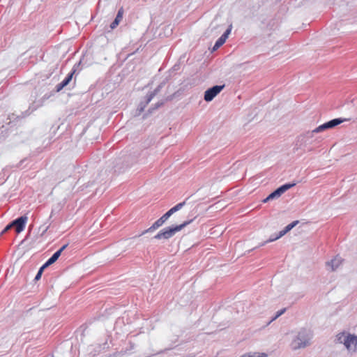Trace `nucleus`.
<instances>
[{
	"mask_svg": "<svg viewBox=\"0 0 357 357\" xmlns=\"http://www.w3.org/2000/svg\"><path fill=\"white\" fill-rule=\"evenodd\" d=\"M264 356H266V354H264V355H261V357H264Z\"/></svg>",
	"mask_w": 357,
	"mask_h": 357,
	"instance_id": "58836bf2",
	"label": "nucleus"
},
{
	"mask_svg": "<svg viewBox=\"0 0 357 357\" xmlns=\"http://www.w3.org/2000/svg\"><path fill=\"white\" fill-rule=\"evenodd\" d=\"M344 121H346V119L342 118H337L333 119L326 123H328V126H329L330 128H333L340 125V123H343Z\"/></svg>",
	"mask_w": 357,
	"mask_h": 357,
	"instance_id": "dca6fc26",
	"label": "nucleus"
},
{
	"mask_svg": "<svg viewBox=\"0 0 357 357\" xmlns=\"http://www.w3.org/2000/svg\"><path fill=\"white\" fill-rule=\"evenodd\" d=\"M164 224H165V222H162V220L159 218L149 228H148L147 229H145L140 234H139L138 236H136L135 237L141 236L142 235H144L146 233L153 232L155 230H156L157 229H158L159 227H160L161 226H162Z\"/></svg>",
	"mask_w": 357,
	"mask_h": 357,
	"instance_id": "9d476101",
	"label": "nucleus"
},
{
	"mask_svg": "<svg viewBox=\"0 0 357 357\" xmlns=\"http://www.w3.org/2000/svg\"><path fill=\"white\" fill-rule=\"evenodd\" d=\"M231 29H232V25L230 24L229 26V27L227 29V30L224 32V33L220 36L222 37L224 40H227L229 37V35L230 34L231 31Z\"/></svg>",
	"mask_w": 357,
	"mask_h": 357,
	"instance_id": "b1692460",
	"label": "nucleus"
},
{
	"mask_svg": "<svg viewBox=\"0 0 357 357\" xmlns=\"http://www.w3.org/2000/svg\"><path fill=\"white\" fill-rule=\"evenodd\" d=\"M298 223V220H295V221L291 222L290 224H289V225L290 226V227L292 229L296 225H297Z\"/></svg>",
	"mask_w": 357,
	"mask_h": 357,
	"instance_id": "7c9ffc66",
	"label": "nucleus"
},
{
	"mask_svg": "<svg viewBox=\"0 0 357 357\" xmlns=\"http://www.w3.org/2000/svg\"><path fill=\"white\" fill-rule=\"evenodd\" d=\"M296 185V183H288L282 185L271 194H269V199H278L279 198L283 193H284L287 190L290 189L291 188L295 186Z\"/></svg>",
	"mask_w": 357,
	"mask_h": 357,
	"instance_id": "39448f33",
	"label": "nucleus"
},
{
	"mask_svg": "<svg viewBox=\"0 0 357 357\" xmlns=\"http://www.w3.org/2000/svg\"><path fill=\"white\" fill-rule=\"evenodd\" d=\"M64 87H66L65 84H63L61 82L58 84L55 89H56V92H59L60 91H61Z\"/></svg>",
	"mask_w": 357,
	"mask_h": 357,
	"instance_id": "c85d7f7f",
	"label": "nucleus"
},
{
	"mask_svg": "<svg viewBox=\"0 0 357 357\" xmlns=\"http://www.w3.org/2000/svg\"><path fill=\"white\" fill-rule=\"evenodd\" d=\"M271 200H273V199H269V195L268 197H266L264 199H263V203H266Z\"/></svg>",
	"mask_w": 357,
	"mask_h": 357,
	"instance_id": "473e14b6",
	"label": "nucleus"
},
{
	"mask_svg": "<svg viewBox=\"0 0 357 357\" xmlns=\"http://www.w3.org/2000/svg\"><path fill=\"white\" fill-rule=\"evenodd\" d=\"M342 263V259L340 256L335 257L333 259L326 263L328 269L332 271H336Z\"/></svg>",
	"mask_w": 357,
	"mask_h": 357,
	"instance_id": "1a4fd4ad",
	"label": "nucleus"
},
{
	"mask_svg": "<svg viewBox=\"0 0 357 357\" xmlns=\"http://www.w3.org/2000/svg\"><path fill=\"white\" fill-rule=\"evenodd\" d=\"M286 311V308H283L279 311H278L275 314V315L271 319V320L269 321L268 324L271 322L275 321L276 319H278L279 317H280L282 314H283Z\"/></svg>",
	"mask_w": 357,
	"mask_h": 357,
	"instance_id": "393cba45",
	"label": "nucleus"
},
{
	"mask_svg": "<svg viewBox=\"0 0 357 357\" xmlns=\"http://www.w3.org/2000/svg\"><path fill=\"white\" fill-rule=\"evenodd\" d=\"M264 356H266V354H264V355H261V357H264Z\"/></svg>",
	"mask_w": 357,
	"mask_h": 357,
	"instance_id": "ea45409f",
	"label": "nucleus"
},
{
	"mask_svg": "<svg viewBox=\"0 0 357 357\" xmlns=\"http://www.w3.org/2000/svg\"><path fill=\"white\" fill-rule=\"evenodd\" d=\"M264 356H266V354H264V355H261V357H264Z\"/></svg>",
	"mask_w": 357,
	"mask_h": 357,
	"instance_id": "4c0bfd02",
	"label": "nucleus"
},
{
	"mask_svg": "<svg viewBox=\"0 0 357 357\" xmlns=\"http://www.w3.org/2000/svg\"><path fill=\"white\" fill-rule=\"evenodd\" d=\"M284 230H285V231H287V232H289L290 230H291V227H290V226L288 225H287V226L284 228Z\"/></svg>",
	"mask_w": 357,
	"mask_h": 357,
	"instance_id": "72a5a7b5",
	"label": "nucleus"
},
{
	"mask_svg": "<svg viewBox=\"0 0 357 357\" xmlns=\"http://www.w3.org/2000/svg\"><path fill=\"white\" fill-rule=\"evenodd\" d=\"M68 247V244L63 245L59 250H58L56 252H55L53 255H56V258L59 259V257L61 256L62 252Z\"/></svg>",
	"mask_w": 357,
	"mask_h": 357,
	"instance_id": "a878e982",
	"label": "nucleus"
},
{
	"mask_svg": "<svg viewBox=\"0 0 357 357\" xmlns=\"http://www.w3.org/2000/svg\"><path fill=\"white\" fill-rule=\"evenodd\" d=\"M123 8H121L117 13V15L114 19V20L111 23L110 28L112 29H115L120 23V22L123 19Z\"/></svg>",
	"mask_w": 357,
	"mask_h": 357,
	"instance_id": "ddd939ff",
	"label": "nucleus"
},
{
	"mask_svg": "<svg viewBox=\"0 0 357 357\" xmlns=\"http://www.w3.org/2000/svg\"><path fill=\"white\" fill-rule=\"evenodd\" d=\"M64 87H66L65 84H63L61 82L58 84L55 89H56V92H59L60 91H61Z\"/></svg>",
	"mask_w": 357,
	"mask_h": 357,
	"instance_id": "c756f323",
	"label": "nucleus"
},
{
	"mask_svg": "<svg viewBox=\"0 0 357 357\" xmlns=\"http://www.w3.org/2000/svg\"><path fill=\"white\" fill-rule=\"evenodd\" d=\"M286 234H287V231H285L284 229H282V231H280L279 232V234L278 235H276L274 237V238H269V239H268L265 242L261 243L259 246H263V245H264L265 244H266L268 243H271V242H273L274 241H276V240L279 239L280 238H281L282 236H283L284 235H285Z\"/></svg>",
	"mask_w": 357,
	"mask_h": 357,
	"instance_id": "f3484780",
	"label": "nucleus"
},
{
	"mask_svg": "<svg viewBox=\"0 0 357 357\" xmlns=\"http://www.w3.org/2000/svg\"><path fill=\"white\" fill-rule=\"evenodd\" d=\"M312 338V331L306 328H301L292 340L291 347L293 350L304 349L310 344Z\"/></svg>",
	"mask_w": 357,
	"mask_h": 357,
	"instance_id": "f257e3e1",
	"label": "nucleus"
},
{
	"mask_svg": "<svg viewBox=\"0 0 357 357\" xmlns=\"http://www.w3.org/2000/svg\"><path fill=\"white\" fill-rule=\"evenodd\" d=\"M225 85H215L208 89L204 93V100L211 101L224 89Z\"/></svg>",
	"mask_w": 357,
	"mask_h": 357,
	"instance_id": "20e7f679",
	"label": "nucleus"
},
{
	"mask_svg": "<svg viewBox=\"0 0 357 357\" xmlns=\"http://www.w3.org/2000/svg\"><path fill=\"white\" fill-rule=\"evenodd\" d=\"M27 219L28 218L26 215H22V216H20V217L15 219L14 220H13L11 222H10L8 225H7L6 226V227L1 231V234L7 232L11 228H15V231L17 234H20L24 229Z\"/></svg>",
	"mask_w": 357,
	"mask_h": 357,
	"instance_id": "7ed1b4c3",
	"label": "nucleus"
},
{
	"mask_svg": "<svg viewBox=\"0 0 357 357\" xmlns=\"http://www.w3.org/2000/svg\"><path fill=\"white\" fill-rule=\"evenodd\" d=\"M192 219L190 220L185 221L181 225H172L169 227H167L162 229H161L156 235H155L153 238L160 240L165 239L167 240L172 238L175 234L178 231L182 230L187 225H190L192 222Z\"/></svg>",
	"mask_w": 357,
	"mask_h": 357,
	"instance_id": "f03ea898",
	"label": "nucleus"
},
{
	"mask_svg": "<svg viewBox=\"0 0 357 357\" xmlns=\"http://www.w3.org/2000/svg\"><path fill=\"white\" fill-rule=\"evenodd\" d=\"M344 346L349 350L355 351L357 345V336L351 334H348L346 337V340L344 339Z\"/></svg>",
	"mask_w": 357,
	"mask_h": 357,
	"instance_id": "6e6552de",
	"label": "nucleus"
},
{
	"mask_svg": "<svg viewBox=\"0 0 357 357\" xmlns=\"http://www.w3.org/2000/svg\"><path fill=\"white\" fill-rule=\"evenodd\" d=\"M275 236L272 235L269 238H274V237H275Z\"/></svg>",
	"mask_w": 357,
	"mask_h": 357,
	"instance_id": "e433bc0d",
	"label": "nucleus"
},
{
	"mask_svg": "<svg viewBox=\"0 0 357 357\" xmlns=\"http://www.w3.org/2000/svg\"><path fill=\"white\" fill-rule=\"evenodd\" d=\"M327 129H331V128L328 126V123L326 122V123L320 125L315 129H314V132H315L316 133H319V132H323Z\"/></svg>",
	"mask_w": 357,
	"mask_h": 357,
	"instance_id": "4be33fe9",
	"label": "nucleus"
},
{
	"mask_svg": "<svg viewBox=\"0 0 357 357\" xmlns=\"http://www.w3.org/2000/svg\"><path fill=\"white\" fill-rule=\"evenodd\" d=\"M189 199V197L186 198L183 202H180L175 205L174 207L171 208L168 211H167L170 215H173L174 213L178 211L181 210L187 202V200Z\"/></svg>",
	"mask_w": 357,
	"mask_h": 357,
	"instance_id": "2eb2a0df",
	"label": "nucleus"
},
{
	"mask_svg": "<svg viewBox=\"0 0 357 357\" xmlns=\"http://www.w3.org/2000/svg\"><path fill=\"white\" fill-rule=\"evenodd\" d=\"M164 83L159 84L153 91L149 92L146 96V104H149L152 99L160 91Z\"/></svg>",
	"mask_w": 357,
	"mask_h": 357,
	"instance_id": "f8f14e48",
	"label": "nucleus"
},
{
	"mask_svg": "<svg viewBox=\"0 0 357 357\" xmlns=\"http://www.w3.org/2000/svg\"><path fill=\"white\" fill-rule=\"evenodd\" d=\"M80 63H81V61H79L78 63L75 64L73 66L72 70L68 74V75L65 77V79L61 82L63 84H65L66 86L68 84H69V83L72 80L73 77L77 70V67L79 66Z\"/></svg>",
	"mask_w": 357,
	"mask_h": 357,
	"instance_id": "4468645a",
	"label": "nucleus"
},
{
	"mask_svg": "<svg viewBox=\"0 0 357 357\" xmlns=\"http://www.w3.org/2000/svg\"><path fill=\"white\" fill-rule=\"evenodd\" d=\"M170 215L166 212L164 215H162V217L165 218L166 220H167L170 218Z\"/></svg>",
	"mask_w": 357,
	"mask_h": 357,
	"instance_id": "2f4dec72",
	"label": "nucleus"
},
{
	"mask_svg": "<svg viewBox=\"0 0 357 357\" xmlns=\"http://www.w3.org/2000/svg\"><path fill=\"white\" fill-rule=\"evenodd\" d=\"M327 129H331V128L328 126V123L326 122V123L320 125L315 129H314V132H315L316 133H319V132H323Z\"/></svg>",
	"mask_w": 357,
	"mask_h": 357,
	"instance_id": "aec40b11",
	"label": "nucleus"
},
{
	"mask_svg": "<svg viewBox=\"0 0 357 357\" xmlns=\"http://www.w3.org/2000/svg\"><path fill=\"white\" fill-rule=\"evenodd\" d=\"M160 219H161L162 220V222H164L165 223L166 222V220L165 218L162 217V215L160 218Z\"/></svg>",
	"mask_w": 357,
	"mask_h": 357,
	"instance_id": "c9c22d12",
	"label": "nucleus"
},
{
	"mask_svg": "<svg viewBox=\"0 0 357 357\" xmlns=\"http://www.w3.org/2000/svg\"><path fill=\"white\" fill-rule=\"evenodd\" d=\"M56 255H52L47 261L46 262L43 264V266L39 268L36 275L35 276L34 280L38 281L41 278L42 274L45 268H47L50 265L53 264L54 262L56 261L58 259L56 258Z\"/></svg>",
	"mask_w": 357,
	"mask_h": 357,
	"instance_id": "0eeeda50",
	"label": "nucleus"
},
{
	"mask_svg": "<svg viewBox=\"0 0 357 357\" xmlns=\"http://www.w3.org/2000/svg\"><path fill=\"white\" fill-rule=\"evenodd\" d=\"M327 129H331V128L328 126V123L326 122V123L320 125L315 129H314V132H315L316 133H319V132H323Z\"/></svg>",
	"mask_w": 357,
	"mask_h": 357,
	"instance_id": "412c9836",
	"label": "nucleus"
},
{
	"mask_svg": "<svg viewBox=\"0 0 357 357\" xmlns=\"http://www.w3.org/2000/svg\"><path fill=\"white\" fill-rule=\"evenodd\" d=\"M164 104V102L163 101H160V102H158L155 105V107L153 108H151V109H149V112H152L153 110H155L157 109H158L160 107H161L162 105Z\"/></svg>",
	"mask_w": 357,
	"mask_h": 357,
	"instance_id": "bb28decb",
	"label": "nucleus"
},
{
	"mask_svg": "<svg viewBox=\"0 0 357 357\" xmlns=\"http://www.w3.org/2000/svg\"><path fill=\"white\" fill-rule=\"evenodd\" d=\"M148 104H146V101L144 102H141L139 105L137 111L139 112V114L144 111V108Z\"/></svg>",
	"mask_w": 357,
	"mask_h": 357,
	"instance_id": "cd10ccee",
	"label": "nucleus"
},
{
	"mask_svg": "<svg viewBox=\"0 0 357 357\" xmlns=\"http://www.w3.org/2000/svg\"><path fill=\"white\" fill-rule=\"evenodd\" d=\"M164 224H165V222H162V220L159 218L149 228H148L147 229H145L140 234H139L138 236H136L135 237L141 236L142 235H144L146 233L153 232L155 230H156L157 229H158L159 227H160L161 226H162Z\"/></svg>",
	"mask_w": 357,
	"mask_h": 357,
	"instance_id": "9b49d317",
	"label": "nucleus"
},
{
	"mask_svg": "<svg viewBox=\"0 0 357 357\" xmlns=\"http://www.w3.org/2000/svg\"><path fill=\"white\" fill-rule=\"evenodd\" d=\"M347 334L345 333H340L336 335L335 341L337 343L343 344L344 345V339L346 340Z\"/></svg>",
	"mask_w": 357,
	"mask_h": 357,
	"instance_id": "a211bd4d",
	"label": "nucleus"
},
{
	"mask_svg": "<svg viewBox=\"0 0 357 357\" xmlns=\"http://www.w3.org/2000/svg\"><path fill=\"white\" fill-rule=\"evenodd\" d=\"M327 129H331V128L328 126V123L326 122V123L320 125L315 129H314V132H315L316 133H319V132H323Z\"/></svg>",
	"mask_w": 357,
	"mask_h": 357,
	"instance_id": "5701e85b",
	"label": "nucleus"
},
{
	"mask_svg": "<svg viewBox=\"0 0 357 357\" xmlns=\"http://www.w3.org/2000/svg\"><path fill=\"white\" fill-rule=\"evenodd\" d=\"M316 133L314 132V130L312 131H307L303 135H301L298 137V143L300 144V146L304 145L305 146L307 144H312L314 142L312 138L314 137V134Z\"/></svg>",
	"mask_w": 357,
	"mask_h": 357,
	"instance_id": "423d86ee",
	"label": "nucleus"
},
{
	"mask_svg": "<svg viewBox=\"0 0 357 357\" xmlns=\"http://www.w3.org/2000/svg\"><path fill=\"white\" fill-rule=\"evenodd\" d=\"M241 357H255V356H253L252 355H250V354H244Z\"/></svg>",
	"mask_w": 357,
	"mask_h": 357,
	"instance_id": "f704fd0d",
	"label": "nucleus"
},
{
	"mask_svg": "<svg viewBox=\"0 0 357 357\" xmlns=\"http://www.w3.org/2000/svg\"><path fill=\"white\" fill-rule=\"evenodd\" d=\"M225 40H224L222 37H220L215 42L214 46L213 47L212 51L217 50L219 47H220L225 43Z\"/></svg>",
	"mask_w": 357,
	"mask_h": 357,
	"instance_id": "6ab92c4d",
	"label": "nucleus"
}]
</instances>
